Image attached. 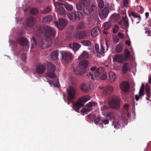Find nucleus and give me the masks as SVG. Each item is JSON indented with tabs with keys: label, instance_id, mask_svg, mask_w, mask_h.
<instances>
[{
	"label": "nucleus",
	"instance_id": "obj_18",
	"mask_svg": "<svg viewBox=\"0 0 151 151\" xmlns=\"http://www.w3.org/2000/svg\"><path fill=\"white\" fill-rule=\"evenodd\" d=\"M109 80L111 82L113 83L116 81V76L114 73L112 71H110L109 73Z\"/></svg>",
	"mask_w": 151,
	"mask_h": 151
},
{
	"label": "nucleus",
	"instance_id": "obj_20",
	"mask_svg": "<svg viewBox=\"0 0 151 151\" xmlns=\"http://www.w3.org/2000/svg\"><path fill=\"white\" fill-rule=\"evenodd\" d=\"M144 84H142L141 86V88L140 89L139 95H135V99L137 101H138L139 100V98H140L141 96H143L144 94Z\"/></svg>",
	"mask_w": 151,
	"mask_h": 151
},
{
	"label": "nucleus",
	"instance_id": "obj_34",
	"mask_svg": "<svg viewBox=\"0 0 151 151\" xmlns=\"http://www.w3.org/2000/svg\"><path fill=\"white\" fill-rule=\"evenodd\" d=\"M52 15H49L47 17H44L42 19L43 22L47 23L50 22L52 20Z\"/></svg>",
	"mask_w": 151,
	"mask_h": 151
},
{
	"label": "nucleus",
	"instance_id": "obj_3",
	"mask_svg": "<svg viewBox=\"0 0 151 151\" xmlns=\"http://www.w3.org/2000/svg\"><path fill=\"white\" fill-rule=\"evenodd\" d=\"M88 61L87 60H84L81 62L78 66L76 69H74L75 73L77 75H81L85 71L88 67Z\"/></svg>",
	"mask_w": 151,
	"mask_h": 151
},
{
	"label": "nucleus",
	"instance_id": "obj_14",
	"mask_svg": "<svg viewBox=\"0 0 151 151\" xmlns=\"http://www.w3.org/2000/svg\"><path fill=\"white\" fill-rule=\"evenodd\" d=\"M36 19L32 16L28 18L27 21V25L28 27L32 28L35 25V23Z\"/></svg>",
	"mask_w": 151,
	"mask_h": 151
},
{
	"label": "nucleus",
	"instance_id": "obj_45",
	"mask_svg": "<svg viewBox=\"0 0 151 151\" xmlns=\"http://www.w3.org/2000/svg\"><path fill=\"white\" fill-rule=\"evenodd\" d=\"M82 44L86 46H89L91 45V42L89 40H83L82 41Z\"/></svg>",
	"mask_w": 151,
	"mask_h": 151
},
{
	"label": "nucleus",
	"instance_id": "obj_12",
	"mask_svg": "<svg viewBox=\"0 0 151 151\" xmlns=\"http://www.w3.org/2000/svg\"><path fill=\"white\" fill-rule=\"evenodd\" d=\"M129 17H131V16H132L134 17L133 19L132 18V22H134L136 24L139 23L141 19V17L139 15H137L136 14L132 12L129 13ZM131 18H132L131 17Z\"/></svg>",
	"mask_w": 151,
	"mask_h": 151
},
{
	"label": "nucleus",
	"instance_id": "obj_49",
	"mask_svg": "<svg viewBox=\"0 0 151 151\" xmlns=\"http://www.w3.org/2000/svg\"><path fill=\"white\" fill-rule=\"evenodd\" d=\"M122 19L124 25L126 26H128L129 25V22L128 19L127 18V16H125L124 18V17H123Z\"/></svg>",
	"mask_w": 151,
	"mask_h": 151
},
{
	"label": "nucleus",
	"instance_id": "obj_64",
	"mask_svg": "<svg viewBox=\"0 0 151 151\" xmlns=\"http://www.w3.org/2000/svg\"><path fill=\"white\" fill-rule=\"evenodd\" d=\"M125 43L126 45H127L129 46L130 45L131 41L130 40H126L125 41Z\"/></svg>",
	"mask_w": 151,
	"mask_h": 151
},
{
	"label": "nucleus",
	"instance_id": "obj_24",
	"mask_svg": "<svg viewBox=\"0 0 151 151\" xmlns=\"http://www.w3.org/2000/svg\"><path fill=\"white\" fill-rule=\"evenodd\" d=\"M18 42L20 45L24 46L27 45L28 41L26 38L22 37L18 40Z\"/></svg>",
	"mask_w": 151,
	"mask_h": 151
},
{
	"label": "nucleus",
	"instance_id": "obj_39",
	"mask_svg": "<svg viewBox=\"0 0 151 151\" xmlns=\"http://www.w3.org/2000/svg\"><path fill=\"white\" fill-rule=\"evenodd\" d=\"M64 6L66 9L68 11H71L73 9V6L67 3L64 4Z\"/></svg>",
	"mask_w": 151,
	"mask_h": 151
},
{
	"label": "nucleus",
	"instance_id": "obj_10",
	"mask_svg": "<svg viewBox=\"0 0 151 151\" xmlns=\"http://www.w3.org/2000/svg\"><path fill=\"white\" fill-rule=\"evenodd\" d=\"M54 23L55 25L60 30H62L67 24V21L63 18H61L59 19V22H55Z\"/></svg>",
	"mask_w": 151,
	"mask_h": 151
},
{
	"label": "nucleus",
	"instance_id": "obj_53",
	"mask_svg": "<svg viewBox=\"0 0 151 151\" xmlns=\"http://www.w3.org/2000/svg\"><path fill=\"white\" fill-rule=\"evenodd\" d=\"M21 59L24 62H25L27 59L26 54H24L22 55Z\"/></svg>",
	"mask_w": 151,
	"mask_h": 151
},
{
	"label": "nucleus",
	"instance_id": "obj_9",
	"mask_svg": "<svg viewBox=\"0 0 151 151\" xmlns=\"http://www.w3.org/2000/svg\"><path fill=\"white\" fill-rule=\"evenodd\" d=\"M108 108H109L106 105L103 106L101 108L102 114L104 116H107L111 119H113L114 117V114L112 112L107 111Z\"/></svg>",
	"mask_w": 151,
	"mask_h": 151
},
{
	"label": "nucleus",
	"instance_id": "obj_33",
	"mask_svg": "<svg viewBox=\"0 0 151 151\" xmlns=\"http://www.w3.org/2000/svg\"><path fill=\"white\" fill-rule=\"evenodd\" d=\"M81 90L84 92H87L89 89L88 86L85 83H83L81 85Z\"/></svg>",
	"mask_w": 151,
	"mask_h": 151
},
{
	"label": "nucleus",
	"instance_id": "obj_48",
	"mask_svg": "<svg viewBox=\"0 0 151 151\" xmlns=\"http://www.w3.org/2000/svg\"><path fill=\"white\" fill-rule=\"evenodd\" d=\"M127 6H126L124 5L123 6V4L121 5V7H120L119 9L120 10L119 12L121 14L124 15V10H125L124 8V7H127Z\"/></svg>",
	"mask_w": 151,
	"mask_h": 151
},
{
	"label": "nucleus",
	"instance_id": "obj_13",
	"mask_svg": "<svg viewBox=\"0 0 151 151\" xmlns=\"http://www.w3.org/2000/svg\"><path fill=\"white\" fill-rule=\"evenodd\" d=\"M61 54L63 58H64L65 60L67 62H68L71 61L73 58V57L72 54L68 52H65V57L64 56V55L62 52H61Z\"/></svg>",
	"mask_w": 151,
	"mask_h": 151
},
{
	"label": "nucleus",
	"instance_id": "obj_6",
	"mask_svg": "<svg viewBox=\"0 0 151 151\" xmlns=\"http://www.w3.org/2000/svg\"><path fill=\"white\" fill-rule=\"evenodd\" d=\"M109 106L114 109H118L120 107L119 98L116 96L113 97L109 103Z\"/></svg>",
	"mask_w": 151,
	"mask_h": 151
},
{
	"label": "nucleus",
	"instance_id": "obj_51",
	"mask_svg": "<svg viewBox=\"0 0 151 151\" xmlns=\"http://www.w3.org/2000/svg\"><path fill=\"white\" fill-rule=\"evenodd\" d=\"M98 5L101 8H103L104 6V3L102 0H99L98 1Z\"/></svg>",
	"mask_w": 151,
	"mask_h": 151
},
{
	"label": "nucleus",
	"instance_id": "obj_44",
	"mask_svg": "<svg viewBox=\"0 0 151 151\" xmlns=\"http://www.w3.org/2000/svg\"><path fill=\"white\" fill-rule=\"evenodd\" d=\"M30 12L32 14L35 15L39 13V10L36 8H33L30 11Z\"/></svg>",
	"mask_w": 151,
	"mask_h": 151
},
{
	"label": "nucleus",
	"instance_id": "obj_16",
	"mask_svg": "<svg viewBox=\"0 0 151 151\" xmlns=\"http://www.w3.org/2000/svg\"><path fill=\"white\" fill-rule=\"evenodd\" d=\"M96 5L95 4H93L91 5V7H90L89 6L88 9H84V14L86 15H89L91 14L95 8Z\"/></svg>",
	"mask_w": 151,
	"mask_h": 151
},
{
	"label": "nucleus",
	"instance_id": "obj_56",
	"mask_svg": "<svg viewBox=\"0 0 151 151\" xmlns=\"http://www.w3.org/2000/svg\"><path fill=\"white\" fill-rule=\"evenodd\" d=\"M100 118L99 116H98L97 118H96L94 120V123L96 124H97L98 123L99 121L100 120Z\"/></svg>",
	"mask_w": 151,
	"mask_h": 151
},
{
	"label": "nucleus",
	"instance_id": "obj_28",
	"mask_svg": "<svg viewBox=\"0 0 151 151\" xmlns=\"http://www.w3.org/2000/svg\"><path fill=\"white\" fill-rule=\"evenodd\" d=\"M59 51H53L51 55V57L53 60H57L58 59Z\"/></svg>",
	"mask_w": 151,
	"mask_h": 151
},
{
	"label": "nucleus",
	"instance_id": "obj_50",
	"mask_svg": "<svg viewBox=\"0 0 151 151\" xmlns=\"http://www.w3.org/2000/svg\"><path fill=\"white\" fill-rule=\"evenodd\" d=\"M78 27L80 29L83 28L85 27V24L84 23L82 22L81 21L78 25Z\"/></svg>",
	"mask_w": 151,
	"mask_h": 151
},
{
	"label": "nucleus",
	"instance_id": "obj_15",
	"mask_svg": "<svg viewBox=\"0 0 151 151\" xmlns=\"http://www.w3.org/2000/svg\"><path fill=\"white\" fill-rule=\"evenodd\" d=\"M95 48L96 51L101 54H103L105 52V48L101 43L100 47L98 44H96Z\"/></svg>",
	"mask_w": 151,
	"mask_h": 151
},
{
	"label": "nucleus",
	"instance_id": "obj_32",
	"mask_svg": "<svg viewBox=\"0 0 151 151\" xmlns=\"http://www.w3.org/2000/svg\"><path fill=\"white\" fill-rule=\"evenodd\" d=\"M130 52L127 49H126L124 53V59L125 60H127L129 59L130 57Z\"/></svg>",
	"mask_w": 151,
	"mask_h": 151
},
{
	"label": "nucleus",
	"instance_id": "obj_22",
	"mask_svg": "<svg viewBox=\"0 0 151 151\" xmlns=\"http://www.w3.org/2000/svg\"><path fill=\"white\" fill-rule=\"evenodd\" d=\"M9 42L10 45H11L12 47L13 48L14 50V53L16 55H18L19 52L17 51V50L14 48H13V47H16L17 43L13 40H9Z\"/></svg>",
	"mask_w": 151,
	"mask_h": 151
},
{
	"label": "nucleus",
	"instance_id": "obj_35",
	"mask_svg": "<svg viewBox=\"0 0 151 151\" xmlns=\"http://www.w3.org/2000/svg\"><path fill=\"white\" fill-rule=\"evenodd\" d=\"M74 14L75 17V19L77 18H78V19H82L83 17L82 14L78 11L75 12Z\"/></svg>",
	"mask_w": 151,
	"mask_h": 151
},
{
	"label": "nucleus",
	"instance_id": "obj_2",
	"mask_svg": "<svg viewBox=\"0 0 151 151\" xmlns=\"http://www.w3.org/2000/svg\"><path fill=\"white\" fill-rule=\"evenodd\" d=\"M45 33H40L38 36H40L43 34L44 36L43 39L40 44V46L42 48H47L50 46L51 44V38L55 35V29L48 26L44 28Z\"/></svg>",
	"mask_w": 151,
	"mask_h": 151
},
{
	"label": "nucleus",
	"instance_id": "obj_52",
	"mask_svg": "<svg viewBox=\"0 0 151 151\" xmlns=\"http://www.w3.org/2000/svg\"><path fill=\"white\" fill-rule=\"evenodd\" d=\"M31 42L32 45V47L35 45L36 44V41L35 38L32 37V39H31Z\"/></svg>",
	"mask_w": 151,
	"mask_h": 151
},
{
	"label": "nucleus",
	"instance_id": "obj_23",
	"mask_svg": "<svg viewBox=\"0 0 151 151\" xmlns=\"http://www.w3.org/2000/svg\"><path fill=\"white\" fill-rule=\"evenodd\" d=\"M100 32L99 28L98 27H95L92 30L91 34L93 37H95L97 36Z\"/></svg>",
	"mask_w": 151,
	"mask_h": 151
},
{
	"label": "nucleus",
	"instance_id": "obj_26",
	"mask_svg": "<svg viewBox=\"0 0 151 151\" xmlns=\"http://www.w3.org/2000/svg\"><path fill=\"white\" fill-rule=\"evenodd\" d=\"M104 70L101 67L98 68L94 73L95 77H99L103 72Z\"/></svg>",
	"mask_w": 151,
	"mask_h": 151
},
{
	"label": "nucleus",
	"instance_id": "obj_38",
	"mask_svg": "<svg viewBox=\"0 0 151 151\" xmlns=\"http://www.w3.org/2000/svg\"><path fill=\"white\" fill-rule=\"evenodd\" d=\"M68 17L70 20L72 22H74L76 20L74 13H72L68 14Z\"/></svg>",
	"mask_w": 151,
	"mask_h": 151
},
{
	"label": "nucleus",
	"instance_id": "obj_40",
	"mask_svg": "<svg viewBox=\"0 0 151 151\" xmlns=\"http://www.w3.org/2000/svg\"><path fill=\"white\" fill-rule=\"evenodd\" d=\"M89 34V33H87L85 32H82L79 33V38H82L85 37L88 35Z\"/></svg>",
	"mask_w": 151,
	"mask_h": 151
},
{
	"label": "nucleus",
	"instance_id": "obj_29",
	"mask_svg": "<svg viewBox=\"0 0 151 151\" xmlns=\"http://www.w3.org/2000/svg\"><path fill=\"white\" fill-rule=\"evenodd\" d=\"M109 122V121L108 119H103L102 122L100 123L99 124L100 127L102 128H103L105 127V125L108 124Z\"/></svg>",
	"mask_w": 151,
	"mask_h": 151
},
{
	"label": "nucleus",
	"instance_id": "obj_57",
	"mask_svg": "<svg viewBox=\"0 0 151 151\" xmlns=\"http://www.w3.org/2000/svg\"><path fill=\"white\" fill-rule=\"evenodd\" d=\"M118 29H119L118 26L117 25H115V26L114 28L113 29V32L114 33H116L117 32V31H118Z\"/></svg>",
	"mask_w": 151,
	"mask_h": 151
},
{
	"label": "nucleus",
	"instance_id": "obj_43",
	"mask_svg": "<svg viewBox=\"0 0 151 151\" xmlns=\"http://www.w3.org/2000/svg\"><path fill=\"white\" fill-rule=\"evenodd\" d=\"M104 29L106 30L108 29L110 27V23L109 22H106L104 23L103 25Z\"/></svg>",
	"mask_w": 151,
	"mask_h": 151
},
{
	"label": "nucleus",
	"instance_id": "obj_11",
	"mask_svg": "<svg viewBox=\"0 0 151 151\" xmlns=\"http://www.w3.org/2000/svg\"><path fill=\"white\" fill-rule=\"evenodd\" d=\"M109 11L108 7H105L103 10L99 11V16L100 18L102 19H106L108 15Z\"/></svg>",
	"mask_w": 151,
	"mask_h": 151
},
{
	"label": "nucleus",
	"instance_id": "obj_55",
	"mask_svg": "<svg viewBox=\"0 0 151 151\" xmlns=\"http://www.w3.org/2000/svg\"><path fill=\"white\" fill-rule=\"evenodd\" d=\"M107 75L106 73H104L101 77V78L102 80H105L106 79Z\"/></svg>",
	"mask_w": 151,
	"mask_h": 151
},
{
	"label": "nucleus",
	"instance_id": "obj_31",
	"mask_svg": "<svg viewBox=\"0 0 151 151\" xmlns=\"http://www.w3.org/2000/svg\"><path fill=\"white\" fill-rule=\"evenodd\" d=\"M57 13L60 15H63L65 12V10L64 8L60 6L57 10Z\"/></svg>",
	"mask_w": 151,
	"mask_h": 151
},
{
	"label": "nucleus",
	"instance_id": "obj_58",
	"mask_svg": "<svg viewBox=\"0 0 151 151\" xmlns=\"http://www.w3.org/2000/svg\"><path fill=\"white\" fill-rule=\"evenodd\" d=\"M128 0H123V5H124L125 6H128Z\"/></svg>",
	"mask_w": 151,
	"mask_h": 151
},
{
	"label": "nucleus",
	"instance_id": "obj_1",
	"mask_svg": "<svg viewBox=\"0 0 151 151\" xmlns=\"http://www.w3.org/2000/svg\"><path fill=\"white\" fill-rule=\"evenodd\" d=\"M68 92L67 95L63 94L64 100L68 104H71L70 106L73 105L74 109L78 112H79L80 109L83 107L84 104L90 99V97L89 96H83L75 103L74 104L72 101L74 98L76 93V90L72 86H69L67 89Z\"/></svg>",
	"mask_w": 151,
	"mask_h": 151
},
{
	"label": "nucleus",
	"instance_id": "obj_4",
	"mask_svg": "<svg viewBox=\"0 0 151 151\" xmlns=\"http://www.w3.org/2000/svg\"><path fill=\"white\" fill-rule=\"evenodd\" d=\"M90 3V0H79L76 4V9L80 11L82 10L84 13V9L88 8Z\"/></svg>",
	"mask_w": 151,
	"mask_h": 151
},
{
	"label": "nucleus",
	"instance_id": "obj_47",
	"mask_svg": "<svg viewBox=\"0 0 151 151\" xmlns=\"http://www.w3.org/2000/svg\"><path fill=\"white\" fill-rule=\"evenodd\" d=\"M51 10V7L48 6L45 9L41 12V13L43 14H46L50 12Z\"/></svg>",
	"mask_w": 151,
	"mask_h": 151
},
{
	"label": "nucleus",
	"instance_id": "obj_60",
	"mask_svg": "<svg viewBox=\"0 0 151 151\" xmlns=\"http://www.w3.org/2000/svg\"><path fill=\"white\" fill-rule=\"evenodd\" d=\"M126 115L124 113H122L121 114V116L122 119V120L124 121H125L126 118H125V117H126Z\"/></svg>",
	"mask_w": 151,
	"mask_h": 151
},
{
	"label": "nucleus",
	"instance_id": "obj_25",
	"mask_svg": "<svg viewBox=\"0 0 151 151\" xmlns=\"http://www.w3.org/2000/svg\"><path fill=\"white\" fill-rule=\"evenodd\" d=\"M45 67L43 65H39L36 69L37 73L39 74L42 73L45 70Z\"/></svg>",
	"mask_w": 151,
	"mask_h": 151
},
{
	"label": "nucleus",
	"instance_id": "obj_21",
	"mask_svg": "<svg viewBox=\"0 0 151 151\" xmlns=\"http://www.w3.org/2000/svg\"><path fill=\"white\" fill-rule=\"evenodd\" d=\"M69 47L72 48L74 51L78 50L81 47L80 45L77 43H73V44H70L69 45Z\"/></svg>",
	"mask_w": 151,
	"mask_h": 151
},
{
	"label": "nucleus",
	"instance_id": "obj_59",
	"mask_svg": "<svg viewBox=\"0 0 151 151\" xmlns=\"http://www.w3.org/2000/svg\"><path fill=\"white\" fill-rule=\"evenodd\" d=\"M19 15V14L18 12H17L16 14V19H17V21H19L21 20V18H20L19 17H18Z\"/></svg>",
	"mask_w": 151,
	"mask_h": 151
},
{
	"label": "nucleus",
	"instance_id": "obj_19",
	"mask_svg": "<svg viewBox=\"0 0 151 151\" xmlns=\"http://www.w3.org/2000/svg\"><path fill=\"white\" fill-rule=\"evenodd\" d=\"M124 58L122 55H115L113 58L114 62H117L119 63H122L124 62Z\"/></svg>",
	"mask_w": 151,
	"mask_h": 151
},
{
	"label": "nucleus",
	"instance_id": "obj_62",
	"mask_svg": "<svg viewBox=\"0 0 151 151\" xmlns=\"http://www.w3.org/2000/svg\"><path fill=\"white\" fill-rule=\"evenodd\" d=\"M118 36L120 38L122 39H123L124 38L123 35L120 32L118 33Z\"/></svg>",
	"mask_w": 151,
	"mask_h": 151
},
{
	"label": "nucleus",
	"instance_id": "obj_54",
	"mask_svg": "<svg viewBox=\"0 0 151 151\" xmlns=\"http://www.w3.org/2000/svg\"><path fill=\"white\" fill-rule=\"evenodd\" d=\"M93 74V73L92 72H89L88 76L89 78H91L92 80H94L95 78Z\"/></svg>",
	"mask_w": 151,
	"mask_h": 151
},
{
	"label": "nucleus",
	"instance_id": "obj_7",
	"mask_svg": "<svg viewBox=\"0 0 151 151\" xmlns=\"http://www.w3.org/2000/svg\"><path fill=\"white\" fill-rule=\"evenodd\" d=\"M96 105V103L95 102H90L81 110V112L82 115H84V114L89 112L91 110V108Z\"/></svg>",
	"mask_w": 151,
	"mask_h": 151
},
{
	"label": "nucleus",
	"instance_id": "obj_5",
	"mask_svg": "<svg viewBox=\"0 0 151 151\" xmlns=\"http://www.w3.org/2000/svg\"><path fill=\"white\" fill-rule=\"evenodd\" d=\"M47 67V76L51 78H55L56 76L54 73L56 70L55 65L52 63L50 62L48 63Z\"/></svg>",
	"mask_w": 151,
	"mask_h": 151
},
{
	"label": "nucleus",
	"instance_id": "obj_41",
	"mask_svg": "<svg viewBox=\"0 0 151 151\" xmlns=\"http://www.w3.org/2000/svg\"><path fill=\"white\" fill-rule=\"evenodd\" d=\"M122 44L119 43L118 45L116 48V51L118 53L120 52L122 50Z\"/></svg>",
	"mask_w": 151,
	"mask_h": 151
},
{
	"label": "nucleus",
	"instance_id": "obj_36",
	"mask_svg": "<svg viewBox=\"0 0 151 151\" xmlns=\"http://www.w3.org/2000/svg\"><path fill=\"white\" fill-rule=\"evenodd\" d=\"M112 126L114 127V128L117 129L119 128L120 124L117 120H115L113 122Z\"/></svg>",
	"mask_w": 151,
	"mask_h": 151
},
{
	"label": "nucleus",
	"instance_id": "obj_8",
	"mask_svg": "<svg viewBox=\"0 0 151 151\" xmlns=\"http://www.w3.org/2000/svg\"><path fill=\"white\" fill-rule=\"evenodd\" d=\"M99 88L100 89H103V94L106 95L111 94L114 91V87L110 85H108L105 87L99 86Z\"/></svg>",
	"mask_w": 151,
	"mask_h": 151
},
{
	"label": "nucleus",
	"instance_id": "obj_46",
	"mask_svg": "<svg viewBox=\"0 0 151 151\" xmlns=\"http://www.w3.org/2000/svg\"><path fill=\"white\" fill-rule=\"evenodd\" d=\"M54 4L55 6L56 9H57V7L59 6H61L63 4V3H61L60 2L56 1L55 0H53Z\"/></svg>",
	"mask_w": 151,
	"mask_h": 151
},
{
	"label": "nucleus",
	"instance_id": "obj_27",
	"mask_svg": "<svg viewBox=\"0 0 151 151\" xmlns=\"http://www.w3.org/2000/svg\"><path fill=\"white\" fill-rule=\"evenodd\" d=\"M120 18V15L119 14H112L110 17V19L111 20L117 21Z\"/></svg>",
	"mask_w": 151,
	"mask_h": 151
},
{
	"label": "nucleus",
	"instance_id": "obj_30",
	"mask_svg": "<svg viewBox=\"0 0 151 151\" xmlns=\"http://www.w3.org/2000/svg\"><path fill=\"white\" fill-rule=\"evenodd\" d=\"M88 57V54L86 51H83L81 55L79 57L80 60L87 58Z\"/></svg>",
	"mask_w": 151,
	"mask_h": 151
},
{
	"label": "nucleus",
	"instance_id": "obj_63",
	"mask_svg": "<svg viewBox=\"0 0 151 151\" xmlns=\"http://www.w3.org/2000/svg\"><path fill=\"white\" fill-rule=\"evenodd\" d=\"M113 40L115 42H118L119 41V39L117 37H113Z\"/></svg>",
	"mask_w": 151,
	"mask_h": 151
},
{
	"label": "nucleus",
	"instance_id": "obj_61",
	"mask_svg": "<svg viewBox=\"0 0 151 151\" xmlns=\"http://www.w3.org/2000/svg\"><path fill=\"white\" fill-rule=\"evenodd\" d=\"M146 92L147 94V96H148L149 97L150 96V89L149 88H147L146 89Z\"/></svg>",
	"mask_w": 151,
	"mask_h": 151
},
{
	"label": "nucleus",
	"instance_id": "obj_37",
	"mask_svg": "<svg viewBox=\"0 0 151 151\" xmlns=\"http://www.w3.org/2000/svg\"><path fill=\"white\" fill-rule=\"evenodd\" d=\"M129 63H124L122 69L123 73H126L127 72L129 69Z\"/></svg>",
	"mask_w": 151,
	"mask_h": 151
},
{
	"label": "nucleus",
	"instance_id": "obj_42",
	"mask_svg": "<svg viewBox=\"0 0 151 151\" xmlns=\"http://www.w3.org/2000/svg\"><path fill=\"white\" fill-rule=\"evenodd\" d=\"M47 81L49 83V84L51 85V86L53 84V85L55 87H59L60 85L59 83L58 80L57 82L56 83V84L54 83H53V82L51 81L47 80Z\"/></svg>",
	"mask_w": 151,
	"mask_h": 151
},
{
	"label": "nucleus",
	"instance_id": "obj_17",
	"mask_svg": "<svg viewBox=\"0 0 151 151\" xmlns=\"http://www.w3.org/2000/svg\"><path fill=\"white\" fill-rule=\"evenodd\" d=\"M120 87L122 91H124L127 92L129 89V86L127 82H124L120 84Z\"/></svg>",
	"mask_w": 151,
	"mask_h": 151
}]
</instances>
